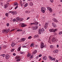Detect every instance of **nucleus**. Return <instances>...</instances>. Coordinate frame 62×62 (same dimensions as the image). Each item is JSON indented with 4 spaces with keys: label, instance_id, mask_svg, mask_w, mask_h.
Instances as JSON below:
<instances>
[{
    "label": "nucleus",
    "instance_id": "1",
    "mask_svg": "<svg viewBox=\"0 0 62 62\" xmlns=\"http://www.w3.org/2000/svg\"><path fill=\"white\" fill-rule=\"evenodd\" d=\"M45 31L44 29L43 28H42L41 30L40 29H39V34H41V33H43Z\"/></svg>",
    "mask_w": 62,
    "mask_h": 62
},
{
    "label": "nucleus",
    "instance_id": "2",
    "mask_svg": "<svg viewBox=\"0 0 62 62\" xmlns=\"http://www.w3.org/2000/svg\"><path fill=\"white\" fill-rule=\"evenodd\" d=\"M16 22H17L18 21V22L22 21L23 20V18H21L20 19V18L19 17H17L16 18Z\"/></svg>",
    "mask_w": 62,
    "mask_h": 62
},
{
    "label": "nucleus",
    "instance_id": "3",
    "mask_svg": "<svg viewBox=\"0 0 62 62\" xmlns=\"http://www.w3.org/2000/svg\"><path fill=\"white\" fill-rule=\"evenodd\" d=\"M56 31H57V29H50L49 30V32H54Z\"/></svg>",
    "mask_w": 62,
    "mask_h": 62
},
{
    "label": "nucleus",
    "instance_id": "4",
    "mask_svg": "<svg viewBox=\"0 0 62 62\" xmlns=\"http://www.w3.org/2000/svg\"><path fill=\"white\" fill-rule=\"evenodd\" d=\"M47 8L48 10H49V11L50 12H52L53 11L52 10V8H51L50 7H47Z\"/></svg>",
    "mask_w": 62,
    "mask_h": 62
},
{
    "label": "nucleus",
    "instance_id": "5",
    "mask_svg": "<svg viewBox=\"0 0 62 62\" xmlns=\"http://www.w3.org/2000/svg\"><path fill=\"white\" fill-rule=\"evenodd\" d=\"M57 41H58L57 40L55 39L54 38H53L52 39V41L53 42H54L55 41L56 42Z\"/></svg>",
    "mask_w": 62,
    "mask_h": 62
},
{
    "label": "nucleus",
    "instance_id": "6",
    "mask_svg": "<svg viewBox=\"0 0 62 62\" xmlns=\"http://www.w3.org/2000/svg\"><path fill=\"white\" fill-rule=\"evenodd\" d=\"M38 26H35L34 27L32 28V29H33V30H36L38 29Z\"/></svg>",
    "mask_w": 62,
    "mask_h": 62
},
{
    "label": "nucleus",
    "instance_id": "7",
    "mask_svg": "<svg viewBox=\"0 0 62 62\" xmlns=\"http://www.w3.org/2000/svg\"><path fill=\"white\" fill-rule=\"evenodd\" d=\"M9 55L7 54L5 55V58L6 59H8L9 58Z\"/></svg>",
    "mask_w": 62,
    "mask_h": 62
},
{
    "label": "nucleus",
    "instance_id": "8",
    "mask_svg": "<svg viewBox=\"0 0 62 62\" xmlns=\"http://www.w3.org/2000/svg\"><path fill=\"white\" fill-rule=\"evenodd\" d=\"M53 52L54 53H55H55H57L58 52V50L57 49L55 50H54Z\"/></svg>",
    "mask_w": 62,
    "mask_h": 62
},
{
    "label": "nucleus",
    "instance_id": "9",
    "mask_svg": "<svg viewBox=\"0 0 62 62\" xmlns=\"http://www.w3.org/2000/svg\"><path fill=\"white\" fill-rule=\"evenodd\" d=\"M53 20L55 22H56V23H58V20L54 18H53Z\"/></svg>",
    "mask_w": 62,
    "mask_h": 62
},
{
    "label": "nucleus",
    "instance_id": "10",
    "mask_svg": "<svg viewBox=\"0 0 62 62\" xmlns=\"http://www.w3.org/2000/svg\"><path fill=\"white\" fill-rule=\"evenodd\" d=\"M17 13L16 11H14V12L13 11L12 14L13 15H16Z\"/></svg>",
    "mask_w": 62,
    "mask_h": 62
},
{
    "label": "nucleus",
    "instance_id": "11",
    "mask_svg": "<svg viewBox=\"0 0 62 62\" xmlns=\"http://www.w3.org/2000/svg\"><path fill=\"white\" fill-rule=\"evenodd\" d=\"M26 26V25H25L23 23H22L21 24V27H25V26Z\"/></svg>",
    "mask_w": 62,
    "mask_h": 62
},
{
    "label": "nucleus",
    "instance_id": "12",
    "mask_svg": "<svg viewBox=\"0 0 62 62\" xmlns=\"http://www.w3.org/2000/svg\"><path fill=\"white\" fill-rule=\"evenodd\" d=\"M37 52V51L35 50L34 51V52L32 53V54H36V53Z\"/></svg>",
    "mask_w": 62,
    "mask_h": 62
},
{
    "label": "nucleus",
    "instance_id": "13",
    "mask_svg": "<svg viewBox=\"0 0 62 62\" xmlns=\"http://www.w3.org/2000/svg\"><path fill=\"white\" fill-rule=\"evenodd\" d=\"M15 43H14L13 42L12 43L11 46L12 47H14V46H15Z\"/></svg>",
    "mask_w": 62,
    "mask_h": 62
},
{
    "label": "nucleus",
    "instance_id": "14",
    "mask_svg": "<svg viewBox=\"0 0 62 62\" xmlns=\"http://www.w3.org/2000/svg\"><path fill=\"white\" fill-rule=\"evenodd\" d=\"M52 25L54 27H56V24L55 23H52Z\"/></svg>",
    "mask_w": 62,
    "mask_h": 62
},
{
    "label": "nucleus",
    "instance_id": "15",
    "mask_svg": "<svg viewBox=\"0 0 62 62\" xmlns=\"http://www.w3.org/2000/svg\"><path fill=\"white\" fill-rule=\"evenodd\" d=\"M25 38H22L21 39V41H25Z\"/></svg>",
    "mask_w": 62,
    "mask_h": 62
},
{
    "label": "nucleus",
    "instance_id": "16",
    "mask_svg": "<svg viewBox=\"0 0 62 62\" xmlns=\"http://www.w3.org/2000/svg\"><path fill=\"white\" fill-rule=\"evenodd\" d=\"M41 10H46V8L44 7H42L41 8Z\"/></svg>",
    "mask_w": 62,
    "mask_h": 62
},
{
    "label": "nucleus",
    "instance_id": "17",
    "mask_svg": "<svg viewBox=\"0 0 62 62\" xmlns=\"http://www.w3.org/2000/svg\"><path fill=\"white\" fill-rule=\"evenodd\" d=\"M47 57L46 56H44L43 57V60H46L47 59Z\"/></svg>",
    "mask_w": 62,
    "mask_h": 62
},
{
    "label": "nucleus",
    "instance_id": "18",
    "mask_svg": "<svg viewBox=\"0 0 62 62\" xmlns=\"http://www.w3.org/2000/svg\"><path fill=\"white\" fill-rule=\"evenodd\" d=\"M48 57L51 60H52V58H53V57L52 56H48Z\"/></svg>",
    "mask_w": 62,
    "mask_h": 62
},
{
    "label": "nucleus",
    "instance_id": "19",
    "mask_svg": "<svg viewBox=\"0 0 62 62\" xmlns=\"http://www.w3.org/2000/svg\"><path fill=\"white\" fill-rule=\"evenodd\" d=\"M8 7V4H5L4 5V7L5 8H7V7Z\"/></svg>",
    "mask_w": 62,
    "mask_h": 62
},
{
    "label": "nucleus",
    "instance_id": "20",
    "mask_svg": "<svg viewBox=\"0 0 62 62\" xmlns=\"http://www.w3.org/2000/svg\"><path fill=\"white\" fill-rule=\"evenodd\" d=\"M33 5V3L31 2L30 3V4H29V5L30 6H32Z\"/></svg>",
    "mask_w": 62,
    "mask_h": 62
},
{
    "label": "nucleus",
    "instance_id": "21",
    "mask_svg": "<svg viewBox=\"0 0 62 62\" xmlns=\"http://www.w3.org/2000/svg\"><path fill=\"white\" fill-rule=\"evenodd\" d=\"M34 24H35V25H36L37 24H38V22H35L34 23Z\"/></svg>",
    "mask_w": 62,
    "mask_h": 62
},
{
    "label": "nucleus",
    "instance_id": "22",
    "mask_svg": "<svg viewBox=\"0 0 62 62\" xmlns=\"http://www.w3.org/2000/svg\"><path fill=\"white\" fill-rule=\"evenodd\" d=\"M34 44H31V45H30V46L31 47H34Z\"/></svg>",
    "mask_w": 62,
    "mask_h": 62
},
{
    "label": "nucleus",
    "instance_id": "23",
    "mask_svg": "<svg viewBox=\"0 0 62 62\" xmlns=\"http://www.w3.org/2000/svg\"><path fill=\"white\" fill-rule=\"evenodd\" d=\"M28 6V3H26L24 5V7H26L27 6Z\"/></svg>",
    "mask_w": 62,
    "mask_h": 62
},
{
    "label": "nucleus",
    "instance_id": "24",
    "mask_svg": "<svg viewBox=\"0 0 62 62\" xmlns=\"http://www.w3.org/2000/svg\"><path fill=\"white\" fill-rule=\"evenodd\" d=\"M21 47H19L18 49V51H20V50H21Z\"/></svg>",
    "mask_w": 62,
    "mask_h": 62
},
{
    "label": "nucleus",
    "instance_id": "25",
    "mask_svg": "<svg viewBox=\"0 0 62 62\" xmlns=\"http://www.w3.org/2000/svg\"><path fill=\"white\" fill-rule=\"evenodd\" d=\"M22 29H18L17 31H18V32H19V31H22Z\"/></svg>",
    "mask_w": 62,
    "mask_h": 62
},
{
    "label": "nucleus",
    "instance_id": "26",
    "mask_svg": "<svg viewBox=\"0 0 62 62\" xmlns=\"http://www.w3.org/2000/svg\"><path fill=\"white\" fill-rule=\"evenodd\" d=\"M5 15L6 16H7V17H8V13H6L5 14Z\"/></svg>",
    "mask_w": 62,
    "mask_h": 62
},
{
    "label": "nucleus",
    "instance_id": "27",
    "mask_svg": "<svg viewBox=\"0 0 62 62\" xmlns=\"http://www.w3.org/2000/svg\"><path fill=\"white\" fill-rule=\"evenodd\" d=\"M34 37L35 38H38L39 37V36L38 35H36L34 36Z\"/></svg>",
    "mask_w": 62,
    "mask_h": 62
},
{
    "label": "nucleus",
    "instance_id": "28",
    "mask_svg": "<svg viewBox=\"0 0 62 62\" xmlns=\"http://www.w3.org/2000/svg\"><path fill=\"white\" fill-rule=\"evenodd\" d=\"M9 30H10V29H8L7 30H6L7 33H8V32L9 31Z\"/></svg>",
    "mask_w": 62,
    "mask_h": 62
},
{
    "label": "nucleus",
    "instance_id": "29",
    "mask_svg": "<svg viewBox=\"0 0 62 62\" xmlns=\"http://www.w3.org/2000/svg\"><path fill=\"white\" fill-rule=\"evenodd\" d=\"M41 12H42L43 13H45V10H41Z\"/></svg>",
    "mask_w": 62,
    "mask_h": 62
},
{
    "label": "nucleus",
    "instance_id": "30",
    "mask_svg": "<svg viewBox=\"0 0 62 62\" xmlns=\"http://www.w3.org/2000/svg\"><path fill=\"white\" fill-rule=\"evenodd\" d=\"M40 48H43L44 47V46H42V45H40Z\"/></svg>",
    "mask_w": 62,
    "mask_h": 62
},
{
    "label": "nucleus",
    "instance_id": "31",
    "mask_svg": "<svg viewBox=\"0 0 62 62\" xmlns=\"http://www.w3.org/2000/svg\"><path fill=\"white\" fill-rule=\"evenodd\" d=\"M30 55H31V54H30L29 53L27 55V57H29V56H30Z\"/></svg>",
    "mask_w": 62,
    "mask_h": 62
},
{
    "label": "nucleus",
    "instance_id": "32",
    "mask_svg": "<svg viewBox=\"0 0 62 62\" xmlns=\"http://www.w3.org/2000/svg\"><path fill=\"white\" fill-rule=\"evenodd\" d=\"M3 31L4 33H5V32H6V33H7V30H4Z\"/></svg>",
    "mask_w": 62,
    "mask_h": 62
},
{
    "label": "nucleus",
    "instance_id": "33",
    "mask_svg": "<svg viewBox=\"0 0 62 62\" xmlns=\"http://www.w3.org/2000/svg\"><path fill=\"white\" fill-rule=\"evenodd\" d=\"M17 21V20H16V19H14L13 20V22H15V21L16 22H17L16 21Z\"/></svg>",
    "mask_w": 62,
    "mask_h": 62
},
{
    "label": "nucleus",
    "instance_id": "34",
    "mask_svg": "<svg viewBox=\"0 0 62 62\" xmlns=\"http://www.w3.org/2000/svg\"><path fill=\"white\" fill-rule=\"evenodd\" d=\"M55 58H52V60H51V61L54 60V61H55Z\"/></svg>",
    "mask_w": 62,
    "mask_h": 62
},
{
    "label": "nucleus",
    "instance_id": "35",
    "mask_svg": "<svg viewBox=\"0 0 62 62\" xmlns=\"http://www.w3.org/2000/svg\"><path fill=\"white\" fill-rule=\"evenodd\" d=\"M12 12H13V11H9V12L8 13H12Z\"/></svg>",
    "mask_w": 62,
    "mask_h": 62
},
{
    "label": "nucleus",
    "instance_id": "36",
    "mask_svg": "<svg viewBox=\"0 0 62 62\" xmlns=\"http://www.w3.org/2000/svg\"><path fill=\"white\" fill-rule=\"evenodd\" d=\"M14 51V49H12L11 51V52H13Z\"/></svg>",
    "mask_w": 62,
    "mask_h": 62
},
{
    "label": "nucleus",
    "instance_id": "37",
    "mask_svg": "<svg viewBox=\"0 0 62 62\" xmlns=\"http://www.w3.org/2000/svg\"><path fill=\"white\" fill-rule=\"evenodd\" d=\"M50 1L51 3H53L54 2V0H50Z\"/></svg>",
    "mask_w": 62,
    "mask_h": 62
},
{
    "label": "nucleus",
    "instance_id": "38",
    "mask_svg": "<svg viewBox=\"0 0 62 62\" xmlns=\"http://www.w3.org/2000/svg\"><path fill=\"white\" fill-rule=\"evenodd\" d=\"M20 60H21V59H18L16 60V61L18 62V61H20Z\"/></svg>",
    "mask_w": 62,
    "mask_h": 62
},
{
    "label": "nucleus",
    "instance_id": "39",
    "mask_svg": "<svg viewBox=\"0 0 62 62\" xmlns=\"http://www.w3.org/2000/svg\"><path fill=\"white\" fill-rule=\"evenodd\" d=\"M45 26H48V23H45Z\"/></svg>",
    "mask_w": 62,
    "mask_h": 62
},
{
    "label": "nucleus",
    "instance_id": "40",
    "mask_svg": "<svg viewBox=\"0 0 62 62\" xmlns=\"http://www.w3.org/2000/svg\"><path fill=\"white\" fill-rule=\"evenodd\" d=\"M31 38H32V37H31V36H30L28 37V39H31Z\"/></svg>",
    "mask_w": 62,
    "mask_h": 62
},
{
    "label": "nucleus",
    "instance_id": "41",
    "mask_svg": "<svg viewBox=\"0 0 62 62\" xmlns=\"http://www.w3.org/2000/svg\"><path fill=\"white\" fill-rule=\"evenodd\" d=\"M44 28L45 29H46V28H47V26L45 25L44 26Z\"/></svg>",
    "mask_w": 62,
    "mask_h": 62
},
{
    "label": "nucleus",
    "instance_id": "42",
    "mask_svg": "<svg viewBox=\"0 0 62 62\" xmlns=\"http://www.w3.org/2000/svg\"><path fill=\"white\" fill-rule=\"evenodd\" d=\"M9 23H8L7 24V26H9Z\"/></svg>",
    "mask_w": 62,
    "mask_h": 62
},
{
    "label": "nucleus",
    "instance_id": "43",
    "mask_svg": "<svg viewBox=\"0 0 62 62\" xmlns=\"http://www.w3.org/2000/svg\"><path fill=\"white\" fill-rule=\"evenodd\" d=\"M41 45L42 46H43V45H44V43H41Z\"/></svg>",
    "mask_w": 62,
    "mask_h": 62
},
{
    "label": "nucleus",
    "instance_id": "44",
    "mask_svg": "<svg viewBox=\"0 0 62 62\" xmlns=\"http://www.w3.org/2000/svg\"><path fill=\"white\" fill-rule=\"evenodd\" d=\"M5 54H3L2 55V56L3 57H5Z\"/></svg>",
    "mask_w": 62,
    "mask_h": 62
},
{
    "label": "nucleus",
    "instance_id": "45",
    "mask_svg": "<svg viewBox=\"0 0 62 62\" xmlns=\"http://www.w3.org/2000/svg\"><path fill=\"white\" fill-rule=\"evenodd\" d=\"M42 56V55L41 54H40L39 55V57H41Z\"/></svg>",
    "mask_w": 62,
    "mask_h": 62
},
{
    "label": "nucleus",
    "instance_id": "46",
    "mask_svg": "<svg viewBox=\"0 0 62 62\" xmlns=\"http://www.w3.org/2000/svg\"><path fill=\"white\" fill-rule=\"evenodd\" d=\"M33 55H32L31 56V58H33Z\"/></svg>",
    "mask_w": 62,
    "mask_h": 62
},
{
    "label": "nucleus",
    "instance_id": "47",
    "mask_svg": "<svg viewBox=\"0 0 62 62\" xmlns=\"http://www.w3.org/2000/svg\"><path fill=\"white\" fill-rule=\"evenodd\" d=\"M38 40L39 41H40L41 40L40 39H39V38H38Z\"/></svg>",
    "mask_w": 62,
    "mask_h": 62
},
{
    "label": "nucleus",
    "instance_id": "48",
    "mask_svg": "<svg viewBox=\"0 0 62 62\" xmlns=\"http://www.w3.org/2000/svg\"><path fill=\"white\" fill-rule=\"evenodd\" d=\"M50 48H53V45H51L50 46Z\"/></svg>",
    "mask_w": 62,
    "mask_h": 62
},
{
    "label": "nucleus",
    "instance_id": "49",
    "mask_svg": "<svg viewBox=\"0 0 62 62\" xmlns=\"http://www.w3.org/2000/svg\"><path fill=\"white\" fill-rule=\"evenodd\" d=\"M13 54V55H14V56H15V55H16V54L15 53Z\"/></svg>",
    "mask_w": 62,
    "mask_h": 62
},
{
    "label": "nucleus",
    "instance_id": "50",
    "mask_svg": "<svg viewBox=\"0 0 62 62\" xmlns=\"http://www.w3.org/2000/svg\"><path fill=\"white\" fill-rule=\"evenodd\" d=\"M11 1V0H8L7 1V2H10Z\"/></svg>",
    "mask_w": 62,
    "mask_h": 62
},
{
    "label": "nucleus",
    "instance_id": "51",
    "mask_svg": "<svg viewBox=\"0 0 62 62\" xmlns=\"http://www.w3.org/2000/svg\"><path fill=\"white\" fill-rule=\"evenodd\" d=\"M15 30V29H12V30H11V31H14Z\"/></svg>",
    "mask_w": 62,
    "mask_h": 62
},
{
    "label": "nucleus",
    "instance_id": "52",
    "mask_svg": "<svg viewBox=\"0 0 62 62\" xmlns=\"http://www.w3.org/2000/svg\"><path fill=\"white\" fill-rule=\"evenodd\" d=\"M10 9H12V8L13 7H12L11 6H10Z\"/></svg>",
    "mask_w": 62,
    "mask_h": 62
},
{
    "label": "nucleus",
    "instance_id": "53",
    "mask_svg": "<svg viewBox=\"0 0 62 62\" xmlns=\"http://www.w3.org/2000/svg\"><path fill=\"white\" fill-rule=\"evenodd\" d=\"M59 34L60 35H61V32H59Z\"/></svg>",
    "mask_w": 62,
    "mask_h": 62
},
{
    "label": "nucleus",
    "instance_id": "54",
    "mask_svg": "<svg viewBox=\"0 0 62 62\" xmlns=\"http://www.w3.org/2000/svg\"><path fill=\"white\" fill-rule=\"evenodd\" d=\"M31 25H32V24H34V23H30Z\"/></svg>",
    "mask_w": 62,
    "mask_h": 62
},
{
    "label": "nucleus",
    "instance_id": "55",
    "mask_svg": "<svg viewBox=\"0 0 62 62\" xmlns=\"http://www.w3.org/2000/svg\"><path fill=\"white\" fill-rule=\"evenodd\" d=\"M35 47L36 48H38V46H36Z\"/></svg>",
    "mask_w": 62,
    "mask_h": 62
},
{
    "label": "nucleus",
    "instance_id": "56",
    "mask_svg": "<svg viewBox=\"0 0 62 62\" xmlns=\"http://www.w3.org/2000/svg\"><path fill=\"white\" fill-rule=\"evenodd\" d=\"M59 47V46H58V45H57V48H58Z\"/></svg>",
    "mask_w": 62,
    "mask_h": 62
},
{
    "label": "nucleus",
    "instance_id": "57",
    "mask_svg": "<svg viewBox=\"0 0 62 62\" xmlns=\"http://www.w3.org/2000/svg\"><path fill=\"white\" fill-rule=\"evenodd\" d=\"M2 49V47L1 46H0V50H1Z\"/></svg>",
    "mask_w": 62,
    "mask_h": 62
},
{
    "label": "nucleus",
    "instance_id": "58",
    "mask_svg": "<svg viewBox=\"0 0 62 62\" xmlns=\"http://www.w3.org/2000/svg\"><path fill=\"white\" fill-rule=\"evenodd\" d=\"M29 19H30V17H28L27 18V20H28Z\"/></svg>",
    "mask_w": 62,
    "mask_h": 62
},
{
    "label": "nucleus",
    "instance_id": "59",
    "mask_svg": "<svg viewBox=\"0 0 62 62\" xmlns=\"http://www.w3.org/2000/svg\"><path fill=\"white\" fill-rule=\"evenodd\" d=\"M22 1H20V4H22Z\"/></svg>",
    "mask_w": 62,
    "mask_h": 62
},
{
    "label": "nucleus",
    "instance_id": "60",
    "mask_svg": "<svg viewBox=\"0 0 62 62\" xmlns=\"http://www.w3.org/2000/svg\"><path fill=\"white\" fill-rule=\"evenodd\" d=\"M21 54H23V52H21Z\"/></svg>",
    "mask_w": 62,
    "mask_h": 62
},
{
    "label": "nucleus",
    "instance_id": "61",
    "mask_svg": "<svg viewBox=\"0 0 62 62\" xmlns=\"http://www.w3.org/2000/svg\"><path fill=\"white\" fill-rule=\"evenodd\" d=\"M25 12L26 13H27V12H28V11H25Z\"/></svg>",
    "mask_w": 62,
    "mask_h": 62
},
{
    "label": "nucleus",
    "instance_id": "62",
    "mask_svg": "<svg viewBox=\"0 0 62 62\" xmlns=\"http://www.w3.org/2000/svg\"><path fill=\"white\" fill-rule=\"evenodd\" d=\"M36 59H38V56H37L36 57Z\"/></svg>",
    "mask_w": 62,
    "mask_h": 62
},
{
    "label": "nucleus",
    "instance_id": "63",
    "mask_svg": "<svg viewBox=\"0 0 62 62\" xmlns=\"http://www.w3.org/2000/svg\"><path fill=\"white\" fill-rule=\"evenodd\" d=\"M23 47H26V46H23Z\"/></svg>",
    "mask_w": 62,
    "mask_h": 62
},
{
    "label": "nucleus",
    "instance_id": "64",
    "mask_svg": "<svg viewBox=\"0 0 62 62\" xmlns=\"http://www.w3.org/2000/svg\"><path fill=\"white\" fill-rule=\"evenodd\" d=\"M58 60H57V61H55V62H58Z\"/></svg>",
    "mask_w": 62,
    "mask_h": 62
}]
</instances>
